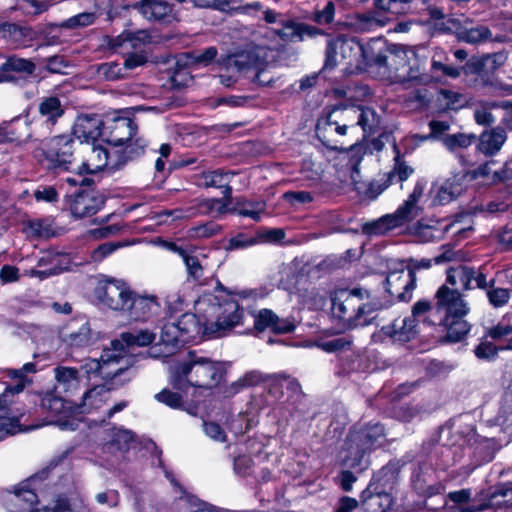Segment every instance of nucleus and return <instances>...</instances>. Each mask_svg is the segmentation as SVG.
<instances>
[{"label": "nucleus", "mask_w": 512, "mask_h": 512, "mask_svg": "<svg viewBox=\"0 0 512 512\" xmlns=\"http://www.w3.org/2000/svg\"><path fill=\"white\" fill-rule=\"evenodd\" d=\"M93 295L100 305L130 321L145 322L160 308L155 296L139 295L127 282L115 278L99 280Z\"/></svg>", "instance_id": "1"}, {"label": "nucleus", "mask_w": 512, "mask_h": 512, "mask_svg": "<svg viewBox=\"0 0 512 512\" xmlns=\"http://www.w3.org/2000/svg\"><path fill=\"white\" fill-rule=\"evenodd\" d=\"M375 52L369 53L368 64L375 65L379 71L395 83L403 85H425L432 81V76L421 72L416 56L402 45H385L374 42Z\"/></svg>", "instance_id": "2"}, {"label": "nucleus", "mask_w": 512, "mask_h": 512, "mask_svg": "<svg viewBox=\"0 0 512 512\" xmlns=\"http://www.w3.org/2000/svg\"><path fill=\"white\" fill-rule=\"evenodd\" d=\"M121 340L111 342V348L106 349L101 354L99 360H92L89 370L97 372L103 378L113 379L120 376L133 366L135 358L126 353L124 344L131 346H147L151 344L156 335L154 332L145 330H135L132 332H123Z\"/></svg>", "instance_id": "3"}, {"label": "nucleus", "mask_w": 512, "mask_h": 512, "mask_svg": "<svg viewBox=\"0 0 512 512\" xmlns=\"http://www.w3.org/2000/svg\"><path fill=\"white\" fill-rule=\"evenodd\" d=\"M197 309L205 319L204 333L212 337H221L241 324L244 314L230 294L205 295L198 300Z\"/></svg>", "instance_id": "4"}, {"label": "nucleus", "mask_w": 512, "mask_h": 512, "mask_svg": "<svg viewBox=\"0 0 512 512\" xmlns=\"http://www.w3.org/2000/svg\"><path fill=\"white\" fill-rule=\"evenodd\" d=\"M385 430L380 423L353 428L340 451L341 465L362 472L370 465V453L385 441Z\"/></svg>", "instance_id": "5"}, {"label": "nucleus", "mask_w": 512, "mask_h": 512, "mask_svg": "<svg viewBox=\"0 0 512 512\" xmlns=\"http://www.w3.org/2000/svg\"><path fill=\"white\" fill-rule=\"evenodd\" d=\"M331 302L332 316L344 328L369 324L371 314L380 308L378 303L371 301L370 293L361 288L337 290L331 295Z\"/></svg>", "instance_id": "6"}, {"label": "nucleus", "mask_w": 512, "mask_h": 512, "mask_svg": "<svg viewBox=\"0 0 512 512\" xmlns=\"http://www.w3.org/2000/svg\"><path fill=\"white\" fill-rule=\"evenodd\" d=\"M227 66L261 86H270L278 78L272 49L256 45L228 57Z\"/></svg>", "instance_id": "7"}, {"label": "nucleus", "mask_w": 512, "mask_h": 512, "mask_svg": "<svg viewBox=\"0 0 512 512\" xmlns=\"http://www.w3.org/2000/svg\"><path fill=\"white\" fill-rule=\"evenodd\" d=\"M220 378L221 368L218 363L199 357L191 351L188 361L176 367L173 385L178 389H184L185 383L194 387L211 388Z\"/></svg>", "instance_id": "8"}, {"label": "nucleus", "mask_w": 512, "mask_h": 512, "mask_svg": "<svg viewBox=\"0 0 512 512\" xmlns=\"http://www.w3.org/2000/svg\"><path fill=\"white\" fill-rule=\"evenodd\" d=\"M376 45L364 47L355 38L338 37L328 41L325 49L324 71H332L337 66L351 67L363 59L368 64L370 52H375Z\"/></svg>", "instance_id": "9"}, {"label": "nucleus", "mask_w": 512, "mask_h": 512, "mask_svg": "<svg viewBox=\"0 0 512 512\" xmlns=\"http://www.w3.org/2000/svg\"><path fill=\"white\" fill-rule=\"evenodd\" d=\"M415 0H374L375 10L357 14L353 26L359 32H370L384 27L399 16L409 14Z\"/></svg>", "instance_id": "10"}, {"label": "nucleus", "mask_w": 512, "mask_h": 512, "mask_svg": "<svg viewBox=\"0 0 512 512\" xmlns=\"http://www.w3.org/2000/svg\"><path fill=\"white\" fill-rule=\"evenodd\" d=\"M353 128L347 105L333 107L318 119L316 135L327 148L338 150L344 144L348 129Z\"/></svg>", "instance_id": "11"}, {"label": "nucleus", "mask_w": 512, "mask_h": 512, "mask_svg": "<svg viewBox=\"0 0 512 512\" xmlns=\"http://www.w3.org/2000/svg\"><path fill=\"white\" fill-rule=\"evenodd\" d=\"M56 465L57 463L51 462L41 471L16 485L6 498L8 510L10 512H38L36 505L39 503L37 491L40 488V482L49 478V474Z\"/></svg>", "instance_id": "12"}, {"label": "nucleus", "mask_w": 512, "mask_h": 512, "mask_svg": "<svg viewBox=\"0 0 512 512\" xmlns=\"http://www.w3.org/2000/svg\"><path fill=\"white\" fill-rule=\"evenodd\" d=\"M76 141L71 134L53 136L42 143L43 163L54 173L66 172L72 169L75 161Z\"/></svg>", "instance_id": "13"}, {"label": "nucleus", "mask_w": 512, "mask_h": 512, "mask_svg": "<svg viewBox=\"0 0 512 512\" xmlns=\"http://www.w3.org/2000/svg\"><path fill=\"white\" fill-rule=\"evenodd\" d=\"M434 319H441L452 316H466L470 310L460 292L444 284L440 286L435 294Z\"/></svg>", "instance_id": "14"}, {"label": "nucleus", "mask_w": 512, "mask_h": 512, "mask_svg": "<svg viewBox=\"0 0 512 512\" xmlns=\"http://www.w3.org/2000/svg\"><path fill=\"white\" fill-rule=\"evenodd\" d=\"M421 212L422 209L419 205L404 201L394 213L382 216L377 221L367 224L365 230L370 234H384L414 220Z\"/></svg>", "instance_id": "15"}, {"label": "nucleus", "mask_w": 512, "mask_h": 512, "mask_svg": "<svg viewBox=\"0 0 512 512\" xmlns=\"http://www.w3.org/2000/svg\"><path fill=\"white\" fill-rule=\"evenodd\" d=\"M138 126L133 119L128 117H114L108 119L104 125L103 140L115 148L136 136Z\"/></svg>", "instance_id": "16"}, {"label": "nucleus", "mask_w": 512, "mask_h": 512, "mask_svg": "<svg viewBox=\"0 0 512 512\" xmlns=\"http://www.w3.org/2000/svg\"><path fill=\"white\" fill-rule=\"evenodd\" d=\"M38 111L40 114L39 117L34 118L31 123L28 121L24 122L25 126L29 124L32 125L31 129L35 137L41 135V129L43 127H45L46 131H50L58 119L64 114V108L57 97L44 98L38 106Z\"/></svg>", "instance_id": "17"}, {"label": "nucleus", "mask_w": 512, "mask_h": 512, "mask_svg": "<svg viewBox=\"0 0 512 512\" xmlns=\"http://www.w3.org/2000/svg\"><path fill=\"white\" fill-rule=\"evenodd\" d=\"M385 288L397 301L409 302L416 288V276L407 269L391 272L386 277Z\"/></svg>", "instance_id": "18"}, {"label": "nucleus", "mask_w": 512, "mask_h": 512, "mask_svg": "<svg viewBox=\"0 0 512 512\" xmlns=\"http://www.w3.org/2000/svg\"><path fill=\"white\" fill-rule=\"evenodd\" d=\"M176 322H167L162 326L160 343L150 348L146 353L152 358L172 355L180 343H185Z\"/></svg>", "instance_id": "19"}, {"label": "nucleus", "mask_w": 512, "mask_h": 512, "mask_svg": "<svg viewBox=\"0 0 512 512\" xmlns=\"http://www.w3.org/2000/svg\"><path fill=\"white\" fill-rule=\"evenodd\" d=\"M119 158H117V151L115 149L108 150L100 145L92 146L90 153L83 162L85 170L90 173H95L100 170L106 169L109 172L120 170Z\"/></svg>", "instance_id": "20"}, {"label": "nucleus", "mask_w": 512, "mask_h": 512, "mask_svg": "<svg viewBox=\"0 0 512 512\" xmlns=\"http://www.w3.org/2000/svg\"><path fill=\"white\" fill-rule=\"evenodd\" d=\"M104 125L105 122L97 114L79 115L74 122L72 136L82 142H94L99 137L104 138Z\"/></svg>", "instance_id": "21"}, {"label": "nucleus", "mask_w": 512, "mask_h": 512, "mask_svg": "<svg viewBox=\"0 0 512 512\" xmlns=\"http://www.w3.org/2000/svg\"><path fill=\"white\" fill-rule=\"evenodd\" d=\"M254 328L258 332L270 329L276 334H285L294 331L295 324L290 318H279L270 309H261L254 316Z\"/></svg>", "instance_id": "22"}, {"label": "nucleus", "mask_w": 512, "mask_h": 512, "mask_svg": "<svg viewBox=\"0 0 512 512\" xmlns=\"http://www.w3.org/2000/svg\"><path fill=\"white\" fill-rule=\"evenodd\" d=\"M105 197L96 192L78 193L70 204V211L76 218L90 217L104 205Z\"/></svg>", "instance_id": "23"}, {"label": "nucleus", "mask_w": 512, "mask_h": 512, "mask_svg": "<svg viewBox=\"0 0 512 512\" xmlns=\"http://www.w3.org/2000/svg\"><path fill=\"white\" fill-rule=\"evenodd\" d=\"M353 128L360 126L365 135H373L381 129L380 116L374 109L363 106L347 105Z\"/></svg>", "instance_id": "24"}, {"label": "nucleus", "mask_w": 512, "mask_h": 512, "mask_svg": "<svg viewBox=\"0 0 512 512\" xmlns=\"http://www.w3.org/2000/svg\"><path fill=\"white\" fill-rule=\"evenodd\" d=\"M507 140V132L501 126L492 127L484 130L478 137L476 150L485 155L492 157L500 152Z\"/></svg>", "instance_id": "25"}, {"label": "nucleus", "mask_w": 512, "mask_h": 512, "mask_svg": "<svg viewBox=\"0 0 512 512\" xmlns=\"http://www.w3.org/2000/svg\"><path fill=\"white\" fill-rule=\"evenodd\" d=\"M163 244L169 250L179 252L183 257L189 280L191 279L198 285L208 284L211 277L208 275L206 267L201 263L197 256L187 254L183 249L177 247L175 243L163 242Z\"/></svg>", "instance_id": "26"}, {"label": "nucleus", "mask_w": 512, "mask_h": 512, "mask_svg": "<svg viewBox=\"0 0 512 512\" xmlns=\"http://www.w3.org/2000/svg\"><path fill=\"white\" fill-rule=\"evenodd\" d=\"M416 320L404 317L383 326L381 332L394 342H408L416 336Z\"/></svg>", "instance_id": "27"}, {"label": "nucleus", "mask_w": 512, "mask_h": 512, "mask_svg": "<svg viewBox=\"0 0 512 512\" xmlns=\"http://www.w3.org/2000/svg\"><path fill=\"white\" fill-rule=\"evenodd\" d=\"M465 316H452L441 319H432L431 323L438 325L445 331V338L448 342H459L469 332L470 324L464 319Z\"/></svg>", "instance_id": "28"}, {"label": "nucleus", "mask_w": 512, "mask_h": 512, "mask_svg": "<svg viewBox=\"0 0 512 512\" xmlns=\"http://www.w3.org/2000/svg\"><path fill=\"white\" fill-rule=\"evenodd\" d=\"M134 9L150 21H162L171 17L172 5L164 0H140L133 5Z\"/></svg>", "instance_id": "29"}, {"label": "nucleus", "mask_w": 512, "mask_h": 512, "mask_svg": "<svg viewBox=\"0 0 512 512\" xmlns=\"http://www.w3.org/2000/svg\"><path fill=\"white\" fill-rule=\"evenodd\" d=\"M0 36L7 42L20 46L31 42L35 38V32L29 26L17 23L3 22L0 24Z\"/></svg>", "instance_id": "30"}, {"label": "nucleus", "mask_w": 512, "mask_h": 512, "mask_svg": "<svg viewBox=\"0 0 512 512\" xmlns=\"http://www.w3.org/2000/svg\"><path fill=\"white\" fill-rule=\"evenodd\" d=\"M393 504V499L386 492H373L367 487L361 495V505L364 512H388Z\"/></svg>", "instance_id": "31"}, {"label": "nucleus", "mask_w": 512, "mask_h": 512, "mask_svg": "<svg viewBox=\"0 0 512 512\" xmlns=\"http://www.w3.org/2000/svg\"><path fill=\"white\" fill-rule=\"evenodd\" d=\"M234 176L232 172H224L222 170H213L203 172L199 176V185L205 188H222L223 195L229 198L232 195V188L229 185L231 178Z\"/></svg>", "instance_id": "32"}, {"label": "nucleus", "mask_w": 512, "mask_h": 512, "mask_svg": "<svg viewBox=\"0 0 512 512\" xmlns=\"http://www.w3.org/2000/svg\"><path fill=\"white\" fill-rule=\"evenodd\" d=\"M147 141L142 137H133L132 140L124 143L122 149H115L117 151V158H119L120 169H122L128 162L142 156L145 153Z\"/></svg>", "instance_id": "33"}, {"label": "nucleus", "mask_w": 512, "mask_h": 512, "mask_svg": "<svg viewBox=\"0 0 512 512\" xmlns=\"http://www.w3.org/2000/svg\"><path fill=\"white\" fill-rule=\"evenodd\" d=\"M457 38L460 41L470 44H478L487 40H492L495 42H503L505 40L504 36H497L492 38V32L490 29L483 25L460 29L459 32H457Z\"/></svg>", "instance_id": "34"}, {"label": "nucleus", "mask_w": 512, "mask_h": 512, "mask_svg": "<svg viewBox=\"0 0 512 512\" xmlns=\"http://www.w3.org/2000/svg\"><path fill=\"white\" fill-rule=\"evenodd\" d=\"M471 495L470 489L450 492L447 498L452 502V506L447 509H449L450 512H481L483 506L472 504Z\"/></svg>", "instance_id": "35"}, {"label": "nucleus", "mask_w": 512, "mask_h": 512, "mask_svg": "<svg viewBox=\"0 0 512 512\" xmlns=\"http://www.w3.org/2000/svg\"><path fill=\"white\" fill-rule=\"evenodd\" d=\"M29 403L34 405L40 402V406L44 411L57 415L64 409V401L60 396L55 395L53 392H46L44 394L28 393L26 395Z\"/></svg>", "instance_id": "36"}, {"label": "nucleus", "mask_w": 512, "mask_h": 512, "mask_svg": "<svg viewBox=\"0 0 512 512\" xmlns=\"http://www.w3.org/2000/svg\"><path fill=\"white\" fill-rule=\"evenodd\" d=\"M56 389H62L65 393L76 390L79 386L78 370L76 368L60 366L54 369Z\"/></svg>", "instance_id": "37"}, {"label": "nucleus", "mask_w": 512, "mask_h": 512, "mask_svg": "<svg viewBox=\"0 0 512 512\" xmlns=\"http://www.w3.org/2000/svg\"><path fill=\"white\" fill-rule=\"evenodd\" d=\"M185 341L195 339L201 333H204V324L202 325L195 314L185 313L176 322Z\"/></svg>", "instance_id": "38"}, {"label": "nucleus", "mask_w": 512, "mask_h": 512, "mask_svg": "<svg viewBox=\"0 0 512 512\" xmlns=\"http://www.w3.org/2000/svg\"><path fill=\"white\" fill-rule=\"evenodd\" d=\"M108 391L104 386H95L84 393L80 404L83 413H89L93 409H98L107 400Z\"/></svg>", "instance_id": "39"}, {"label": "nucleus", "mask_w": 512, "mask_h": 512, "mask_svg": "<svg viewBox=\"0 0 512 512\" xmlns=\"http://www.w3.org/2000/svg\"><path fill=\"white\" fill-rule=\"evenodd\" d=\"M498 108L496 102L478 101L473 107V118L478 125L490 127L496 122L493 110Z\"/></svg>", "instance_id": "40"}, {"label": "nucleus", "mask_w": 512, "mask_h": 512, "mask_svg": "<svg viewBox=\"0 0 512 512\" xmlns=\"http://www.w3.org/2000/svg\"><path fill=\"white\" fill-rule=\"evenodd\" d=\"M231 202L232 195L229 198L223 195V198L221 199L212 198L202 200L195 208L197 215H211L214 213L216 215H222L228 211V206L231 204Z\"/></svg>", "instance_id": "41"}, {"label": "nucleus", "mask_w": 512, "mask_h": 512, "mask_svg": "<svg viewBox=\"0 0 512 512\" xmlns=\"http://www.w3.org/2000/svg\"><path fill=\"white\" fill-rule=\"evenodd\" d=\"M36 371V365L31 362L24 364L20 369L7 370V376L15 381V383L12 384V389H14L16 393L23 392L24 388L32 382L31 379L27 377V374L35 373Z\"/></svg>", "instance_id": "42"}, {"label": "nucleus", "mask_w": 512, "mask_h": 512, "mask_svg": "<svg viewBox=\"0 0 512 512\" xmlns=\"http://www.w3.org/2000/svg\"><path fill=\"white\" fill-rule=\"evenodd\" d=\"M146 37L145 32H139L137 34L123 33L110 41V47L115 51L123 49L128 52L130 49H137Z\"/></svg>", "instance_id": "43"}, {"label": "nucleus", "mask_w": 512, "mask_h": 512, "mask_svg": "<svg viewBox=\"0 0 512 512\" xmlns=\"http://www.w3.org/2000/svg\"><path fill=\"white\" fill-rule=\"evenodd\" d=\"M389 186V180H387L383 174L377 179H373L368 183L365 182L364 185H359L357 187V193L365 199L375 200Z\"/></svg>", "instance_id": "44"}, {"label": "nucleus", "mask_w": 512, "mask_h": 512, "mask_svg": "<svg viewBox=\"0 0 512 512\" xmlns=\"http://www.w3.org/2000/svg\"><path fill=\"white\" fill-rule=\"evenodd\" d=\"M19 121V118H14L10 122H3L0 125V143L12 141H27L35 137L32 129L27 133H20L14 128V124Z\"/></svg>", "instance_id": "45"}, {"label": "nucleus", "mask_w": 512, "mask_h": 512, "mask_svg": "<svg viewBox=\"0 0 512 512\" xmlns=\"http://www.w3.org/2000/svg\"><path fill=\"white\" fill-rule=\"evenodd\" d=\"M35 68L36 66L31 60L13 55L6 59V61L1 65L0 70L4 75L11 71L31 75L34 73Z\"/></svg>", "instance_id": "46"}, {"label": "nucleus", "mask_w": 512, "mask_h": 512, "mask_svg": "<svg viewBox=\"0 0 512 512\" xmlns=\"http://www.w3.org/2000/svg\"><path fill=\"white\" fill-rule=\"evenodd\" d=\"M414 173V169L408 165L399 154L395 157V163L393 169L385 173V177L389 180V185L394 182L403 183L406 181L412 174Z\"/></svg>", "instance_id": "47"}, {"label": "nucleus", "mask_w": 512, "mask_h": 512, "mask_svg": "<svg viewBox=\"0 0 512 512\" xmlns=\"http://www.w3.org/2000/svg\"><path fill=\"white\" fill-rule=\"evenodd\" d=\"M266 204L262 200L258 201H243L238 202L237 207L232 209V212H236L238 215L243 217H249L254 221H259L261 214L264 212Z\"/></svg>", "instance_id": "48"}, {"label": "nucleus", "mask_w": 512, "mask_h": 512, "mask_svg": "<svg viewBox=\"0 0 512 512\" xmlns=\"http://www.w3.org/2000/svg\"><path fill=\"white\" fill-rule=\"evenodd\" d=\"M475 140L476 136L474 134L464 133L448 134L442 139L444 146L450 151H455L459 148H467Z\"/></svg>", "instance_id": "49"}, {"label": "nucleus", "mask_w": 512, "mask_h": 512, "mask_svg": "<svg viewBox=\"0 0 512 512\" xmlns=\"http://www.w3.org/2000/svg\"><path fill=\"white\" fill-rule=\"evenodd\" d=\"M97 74L99 77L108 81H115L124 78L126 75L125 68L116 62H108L99 65Z\"/></svg>", "instance_id": "50"}, {"label": "nucleus", "mask_w": 512, "mask_h": 512, "mask_svg": "<svg viewBox=\"0 0 512 512\" xmlns=\"http://www.w3.org/2000/svg\"><path fill=\"white\" fill-rule=\"evenodd\" d=\"M26 231L30 236L38 238H50L54 235L51 224L42 219L31 220L28 222Z\"/></svg>", "instance_id": "51"}, {"label": "nucleus", "mask_w": 512, "mask_h": 512, "mask_svg": "<svg viewBox=\"0 0 512 512\" xmlns=\"http://www.w3.org/2000/svg\"><path fill=\"white\" fill-rule=\"evenodd\" d=\"M490 506H512V486L505 485L497 488L490 494L489 497Z\"/></svg>", "instance_id": "52"}, {"label": "nucleus", "mask_w": 512, "mask_h": 512, "mask_svg": "<svg viewBox=\"0 0 512 512\" xmlns=\"http://www.w3.org/2000/svg\"><path fill=\"white\" fill-rule=\"evenodd\" d=\"M96 19L95 13L83 12L72 16L60 24V27L67 29H76L80 27H86L94 23Z\"/></svg>", "instance_id": "53"}, {"label": "nucleus", "mask_w": 512, "mask_h": 512, "mask_svg": "<svg viewBox=\"0 0 512 512\" xmlns=\"http://www.w3.org/2000/svg\"><path fill=\"white\" fill-rule=\"evenodd\" d=\"M361 148H355L353 147L350 151V160L349 165L351 167V174L350 178L354 185V189L357 192V187L359 185H364L365 182L361 180V175L359 171V165L362 160V155H360Z\"/></svg>", "instance_id": "54"}, {"label": "nucleus", "mask_w": 512, "mask_h": 512, "mask_svg": "<svg viewBox=\"0 0 512 512\" xmlns=\"http://www.w3.org/2000/svg\"><path fill=\"white\" fill-rule=\"evenodd\" d=\"M495 161H487L486 163L478 166L472 172V177L475 179H482L484 182L489 184L497 183V170L493 169Z\"/></svg>", "instance_id": "55"}, {"label": "nucleus", "mask_w": 512, "mask_h": 512, "mask_svg": "<svg viewBox=\"0 0 512 512\" xmlns=\"http://www.w3.org/2000/svg\"><path fill=\"white\" fill-rule=\"evenodd\" d=\"M439 99L447 109L453 110L461 108L465 103V99L462 94L448 89L440 90Z\"/></svg>", "instance_id": "56"}, {"label": "nucleus", "mask_w": 512, "mask_h": 512, "mask_svg": "<svg viewBox=\"0 0 512 512\" xmlns=\"http://www.w3.org/2000/svg\"><path fill=\"white\" fill-rule=\"evenodd\" d=\"M258 242V237L249 236L245 233H238L229 239L226 250L245 249L256 245Z\"/></svg>", "instance_id": "57"}, {"label": "nucleus", "mask_w": 512, "mask_h": 512, "mask_svg": "<svg viewBox=\"0 0 512 512\" xmlns=\"http://www.w3.org/2000/svg\"><path fill=\"white\" fill-rule=\"evenodd\" d=\"M221 226L215 222H207L199 226L192 227L188 233L191 238H209L219 233Z\"/></svg>", "instance_id": "58"}, {"label": "nucleus", "mask_w": 512, "mask_h": 512, "mask_svg": "<svg viewBox=\"0 0 512 512\" xmlns=\"http://www.w3.org/2000/svg\"><path fill=\"white\" fill-rule=\"evenodd\" d=\"M43 62L46 64L45 69L49 73L53 74H65L66 69L70 67L69 61L65 59L64 56L54 55L48 58L43 59Z\"/></svg>", "instance_id": "59"}, {"label": "nucleus", "mask_w": 512, "mask_h": 512, "mask_svg": "<svg viewBox=\"0 0 512 512\" xmlns=\"http://www.w3.org/2000/svg\"><path fill=\"white\" fill-rule=\"evenodd\" d=\"M95 501L101 506L117 508L120 504V494L115 489H107L95 494Z\"/></svg>", "instance_id": "60"}, {"label": "nucleus", "mask_w": 512, "mask_h": 512, "mask_svg": "<svg viewBox=\"0 0 512 512\" xmlns=\"http://www.w3.org/2000/svg\"><path fill=\"white\" fill-rule=\"evenodd\" d=\"M512 316L508 319L503 318L497 325L491 327L487 331V336L494 340H500L512 334Z\"/></svg>", "instance_id": "61"}, {"label": "nucleus", "mask_w": 512, "mask_h": 512, "mask_svg": "<svg viewBox=\"0 0 512 512\" xmlns=\"http://www.w3.org/2000/svg\"><path fill=\"white\" fill-rule=\"evenodd\" d=\"M487 297L490 304L495 307H502L508 303L510 298L509 290L505 288L492 287L487 290Z\"/></svg>", "instance_id": "62"}, {"label": "nucleus", "mask_w": 512, "mask_h": 512, "mask_svg": "<svg viewBox=\"0 0 512 512\" xmlns=\"http://www.w3.org/2000/svg\"><path fill=\"white\" fill-rule=\"evenodd\" d=\"M303 27L302 24H296L291 21L284 25L282 29L277 30L276 33L284 41L301 40Z\"/></svg>", "instance_id": "63"}, {"label": "nucleus", "mask_w": 512, "mask_h": 512, "mask_svg": "<svg viewBox=\"0 0 512 512\" xmlns=\"http://www.w3.org/2000/svg\"><path fill=\"white\" fill-rule=\"evenodd\" d=\"M91 330L87 323L82 324L77 331H72L68 336L70 345L80 347L90 340Z\"/></svg>", "instance_id": "64"}]
</instances>
